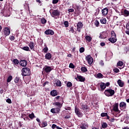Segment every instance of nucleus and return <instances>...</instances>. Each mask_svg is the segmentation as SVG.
<instances>
[{
  "label": "nucleus",
  "mask_w": 129,
  "mask_h": 129,
  "mask_svg": "<svg viewBox=\"0 0 129 129\" xmlns=\"http://www.w3.org/2000/svg\"><path fill=\"white\" fill-rule=\"evenodd\" d=\"M22 76H30L31 75V70L28 68H23L22 70Z\"/></svg>",
  "instance_id": "1"
},
{
  "label": "nucleus",
  "mask_w": 129,
  "mask_h": 129,
  "mask_svg": "<svg viewBox=\"0 0 129 129\" xmlns=\"http://www.w3.org/2000/svg\"><path fill=\"white\" fill-rule=\"evenodd\" d=\"M114 93H115L114 90H112L111 89L105 90L104 91L105 95L108 97L113 96V95H114Z\"/></svg>",
  "instance_id": "2"
},
{
  "label": "nucleus",
  "mask_w": 129,
  "mask_h": 129,
  "mask_svg": "<svg viewBox=\"0 0 129 129\" xmlns=\"http://www.w3.org/2000/svg\"><path fill=\"white\" fill-rule=\"evenodd\" d=\"M81 109L83 110H86V111H89L90 108L87 105L86 103H81Z\"/></svg>",
  "instance_id": "3"
},
{
  "label": "nucleus",
  "mask_w": 129,
  "mask_h": 129,
  "mask_svg": "<svg viewBox=\"0 0 129 129\" xmlns=\"http://www.w3.org/2000/svg\"><path fill=\"white\" fill-rule=\"evenodd\" d=\"M75 113L78 115L79 117H82L83 116V113L81 112V110L79 108L75 107Z\"/></svg>",
  "instance_id": "4"
},
{
  "label": "nucleus",
  "mask_w": 129,
  "mask_h": 129,
  "mask_svg": "<svg viewBox=\"0 0 129 129\" xmlns=\"http://www.w3.org/2000/svg\"><path fill=\"white\" fill-rule=\"evenodd\" d=\"M107 36H108V35L107 32L106 31H103L100 33L99 38L101 39V40H102L103 39H106L107 38Z\"/></svg>",
  "instance_id": "5"
},
{
  "label": "nucleus",
  "mask_w": 129,
  "mask_h": 129,
  "mask_svg": "<svg viewBox=\"0 0 129 129\" xmlns=\"http://www.w3.org/2000/svg\"><path fill=\"white\" fill-rule=\"evenodd\" d=\"M86 60L89 65H91L93 63V58L90 55L86 56Z\"/></svg>",
  "instance_id": "6"
},
{
  "label": "nucleus",
  "mask_w": 129,
  "mask_h": 129,
  "mask_svg": "<svg viewBox=\"0 0 129 129\" xmlns=\"http://www.w3.org/2000/svg\"><path fill=\"white\" fill-rule=\"evenodd\" d=\"M4 34L6 37H8V36H10V34H11V30L9 27H5L4 30Z\"/></svg>",
  "instance_id": "7"
},
{
  "label": "nucleus",
  "mask_w": 129,
  "mask_h": 129,
  "mask_svg": "<svg viewBox=\"0 0 129 129\" xmlns=\"http://www.w3.org/2000/svg\"><path fill=\"white\" fill-rule=\"evenodd\" d=\"M77 30L80 33L81 32V29L83 27V23L82 22H79L77 25Z\"/></svg>",
  "instance_id": "8"
},
{
  "label": "nucleus",
  "mask_w": 129,
  "mask_h": 129,
  "mask_svg": "<svg viewBox=\"0 0 129 129\" xmlns=\"http://www.w3.org/2000/svg\"><path fill=\"white\" fill-rule=\"evenodd\" d=\"M43 70L44 71V72H46V73H50L51 71H52V68L51 67L45 66Z\"/></svg>",
  "instance_id": "9"
},
{
  "label": "nucleus",
  "mask_w": 129,
  "mask_h": 129,
  "mask_svg": "<svg viewBox=\"0 0 129 129\" xmlns=\"http://www.w3.org/2000/svg\"><path fill=\"white\" fill-rule=\"evenodd\" d=\"M19 65L22 67H26L28 65V61L25 59L20 60Z\"/></svg>",
  "instance_id": "10"
},
{
  "label": "nucleus",
  "mask_w": 129,
  "mask_h": 129,
  "mask_svg": "<svg viewBox=\"0 0 129 129\" xmlns=\"http://www.w3.org/2000/svg\"><path fill=\"white\" fill-rule=\"evenodd\" d=\"M77 81H80V82H84L85 81V78L82 77V76H79L78 75L76 78Z\"/></svg>",
  "instance_id": "11"
},
{
  "label": "nucleus",
  "mask_w": 129,
  "mask_h": 129,
  "mask_svg": "<svg viewBox=\"0 0 129 129\" xmlns=\"http://www.w3.org/2000/svg\"><path fill=\"white\" fill-rule=\"evenodd\" d=\"M44 34H45V35H50V36H53V35L54 34V32L51 29H48L44 32Z\"/></svg>",
  "instance_id": "12"
},
{
  "label": "nucleus",
  "mask_w": 129,
  "mask_h": 129,
  "mask_svg": "<svg viewBox=\"0 0 129 129\" xmlns=\"http://www.w3.org/2000/svg\"><path fill=\"white\" fill-rule=\"evenodd\" d=\"M100 89L99 88V90L100 91H104V89H105V88H106V87H105V83H100Z\"/></svg>",
  "instance_id": "13"
},
{
  "label": "nucleus",
  "mask_w": 129,
  "mask_h": 129,
  "mask_svg": "<svg viewBox=\"0 0 129 129\" xmlns=\"http://www.w3.org/2000/svg\"><path fill=\"white\" fill-rule=\"evenodd\" d=\"M60 14H61V12H60V11H58L57 10H53L52 12V15L54 17H58L60 16Z\"/></svg>",
  "instance_id": "14"
},
{
  "label": "nucleus",
  "mask_w": 129,
  "mask_h": 129,
  "mask_svg": "<svg viewBox=\"0 0 129 129\" xmlns=\"http://www.w3.org/2000/svg\"><path fill=\"white\" fill-rule=\"evenodd\" d=\"M50 95L53 97L58 95V91L57 90H53L50 91Z\"/></svg>",
  "instance_id": "15"
},
{
  "label": "nucleus",
  "mask_w": 129,
  "mask_h": 129,
  "mask_svg": "<svg viewBox=\"0 0 129 129\" xmlns=\"http://www.w3.org/2000/svg\"><path fill=\"white\" fill-rule=\"evenodd\" d=\"M12 63L14 66L18 67L19 66V64H20V61H19L18 59H14L12 60Z\"/></svg>",
  "instance_id": "16"
},
{
  "label": "nucleus",
  "mask_w": 129,
  "mask_h": 129,
  "mask_svg": "<svg viewBox=\"0 0 129 129\" xmlns=\"http://www.w3.org/2000/svg\"><path fill=\"white\" fill-rule=\"evenodd\" d=\"M102 14L103 16H106L108 14V9L107 8H105L102 10Z\"/></svg>",
  "instance_id": "17"
},
{
  "label": "nucleus",
  "mask_w": 129,
  "mask_h": 129,
  "mask_svg": "<svg viewBox=\"0 0 129 129\" xmlns=\"http://www.w3.org/2000/svg\"><path fill=\"white\" fill-rule=\"evenodd\" d=\"M28 46L30 47V49H31V50H32V51H35V48L34 46V42L33 41H30V42L28 44Z\"/></svg>",
  "instance_id": "18"
},
{
  "label": "nucleus",
  "mask_w": 129,
  "mask_h": 129,
  "mask_svg": "<svg viewBox=\"0 0 129 129\" xmlns=\"http://www.w3.org/2000/svg\"><path fill=\"white\" fill-rule=\"evenodd\" d=\"M108 41H109V42H111L112 44H114V43H115L116 41H117V39H116V37L115 38L111 37L108 39Z\"/></svg>",
  "instance_id": "19"
},
{
  "label": "nucleus",
  "mask_w": 129,
  "mask_h": 129,
  "mask_svg": "<svg viewBox=\"0 0 129 129\" xmlns=\"http://www.w3.org/2000/svg\"><path fill=\"white\" fill-rule=\"evenodd\" d=\"M113 109L114 111H118V103H115L113 106Z\"/></svg>",
  "instance_id": "20"
},
{
  "label": "nucleus",
  "mask_w": 129,
  "mask_h": 129,
  "mask_svg": "<svg viewBox=\"0 0 129 129\" xmlns=\"http://www.w3.org/2000/svg\"><path fill=\"white\" fill-rule=\"evenodd\" d=\"M119 107L125 109V108H126V103H124V102H121L119 104Z\"/></svg>",
  "instance_id": "21"
},
{
  "label": "nucleus",
  "mask_w": 129,
  "mask_h": 129,
  "mask_svg": "<svg viewBox=\"0 0 129 129\" xmlns=\"http://www.w3.org/2000/svg\"><path fill=\"white\" fill-rule=\"evenodd\" d=\"M117 84L119 85L120 87H123V85H124V83L121 81V80L119 79L117 81Z\"/></svg>",
  "instance_id": "22"
},
{
  "label": "nucleus",
  "mask_w": 129,
  "mask_h": 129,
  "mask_svg": "<svg viewBox=\"0 0 129 129\" xmlns=\"http://www.w3.org/2000/svg\"><path fill=\"white\" fill-rule=\"evenodd\" d=\"M54 99L56 100H58V101H60V102H64L63 101V97H61L60 96H57L54 98Z\"/></svg>",
  "instance_id": "23"
},
{
  "label": "nucleus",
  "mask_w": 129,
  "mask_h": 129,
  "mask_svg": "<svg viewBox=\"0 0 129 129\" xmlns=\"http://www.w3.org/2000/svg\"><path fill=\"white\" fill-rule=\"evenodd\" d=\"M45 58L46 60H50L52 58V55L50 53H47L45 54Z\"/></svg>",
  "instance_id": "24"
},
{
  "label": "nucleus",
  "mask_w": 129,
  "mask_h": 129,
  "mask_svg": "<svg viewBox=\"0 0 129 129\" xmlns=\"http://www.w3.org/2000/svg\"><path fill=\"white\" fill-rule=\"evenodd\" d=\"M55 105H56V106H58V107H59V108H61V107H62V105L63 104V102H61V101L59 102H56L54 103Z\"/></svg>",
  "instance_id": "25"
},
{
  "label": "nucleus",
  "mask_w": 129,
  "mask_h": 129,
  "mask_svg": "<svg viewBox=\"0 0 129 129\" xmlns=\"http://www.w3.org/2000/svg\"><path fill=\"white\" fill-rule=\"evenodd\" d=\"M108 126V125L107 124V123H106L105 122H103L102 123V126L100 127V128L101 129L106 128V127H107Z\"/></svg>",
  "instance_id": "26"
},
{
  "label": "nucleus",
  "mask_w": 129,
  "mask_h": 129,
  "mask_svg": "<svg viewBox=\"0 0 129 129\" xmlns=\"http://www.w3.org/2000/svg\"><path fill=\"white\" fill-rule=\"evenodd\" d=\"M123 15L124 16V17H128L129 16V11L126 10V9H125L123 11Z\"/></svg>",
  "instance_id": "27"
},
{
  "label": "nucleus",
  "mask_w": 129,
  "mask_h": 129,
  "mask_svg": "<svg viewBox=\"0 0 129 129\" xmlns=\"http://www.w3.org/2000/svg\"><path fill=\"white\" fill-rule=\"evenodd\" d=\"M100 22L101 23V24H102V25H105V24H106V18H102L100 20Z\"/></svg>",
  "instance_id": "28"
},
{
  "label": "nucleus",
  "mask_w": 129,
  "mask_h": 129,
  "mask_svg": "<svg viewBox=\"0 0 129 129\" xmlns=\"http://www.w3.org/2000/svg\"><path fill=\"white\" fill-rule=\"evenodd\" d=\"M55 84H56V86H58V87H61V86H62L61 81L59 80H57L56 81Z\"/></svg>",
  "instance_id": "29"
},
{
  "label": "nucleus",
  "mask_w": 129,
  "mask_h": 129,
  "mask_svg": "<svg viewBox=\"0 0 129 129\" xmlns=\"http://www.w3.org/2000/svg\"><path fill=\"white\" fill-rule=\"evenodd\" d=\"M85 39L86 40H87V41H88V42H91V40H92V37H91V36H90L89 35H87L85 37Z\"/></svg>",
  "instance_id": "30"
},
{
  "label": "nucleus",
  "mask_w": 129,
  "mask_h": 129,
  "mask_svg": "<svg viewBox=\"0 0 129 129\" xmlns=\"http://www.w3.org/2000/svg\"><path fill=\"white\" fill-rule=\"evenodd\" d=\"M41 22L42 25H45L46 23H47V20L45 19V18L43 17L41 19Z\"/></svg>",
  "instance_id": "31"
},
{
  "label": "nucleus",
  "mask_w": 129,
  "mask_h": 129,
  "mask_svg": "<svg viewBox=\"0 0 129 129\" xmlns=\"http://www.w3.org/2000/svg\"><path fill=\"white\" fill-rule=\"evenodd\" d=\"M51 128L52 129H55V128H57V129H62V128L57 126L56 124H53L52 125V126H51Z\"/></svg>",
  "instance_id": "32"
},
{
  "label": "nucleus",
  "mask_w": 129,
  "mask_h": 129,
  "mask_svg": "<svg viewBox=\"0 0 129 129\" xmlns=\"http://www.w3.org/2000/svg\"><path fill=\"white\" fill-rule=\"evenodd\" d=\"M48 50H49V48H48V47H47V46L45 45L44 48L43 49V51L44 53H47Z\"/></svg>",
  "instance_id": "33"
},
{
  "label": "nucleus",
  "mask_w": 129,
  "mask_h": 129,
  "mask_svg": "<svg viewBox=\"0 0 129 129\" xmlns=\"http://www.w3.org/2000/svg\"><path fill=\"white\" fill-rule=\"evenodd\" d=\"M20 81H21V79L18 77H17L14 80V82H15V83L17 84V85L18 84H19V82H20Z\"/></svg>",
  "instance_id": "34"
},
{
  "label": "nucleus",
  "mask_w": 129,
  "mask_h": 129,
  "mask_svg": "<svg viewBox=\"0 0 129 129\" xmlns=\"http://www.w3.org/2000/svg\"><path fill=\"white\" fill-rule=\"evenodd\" d=\"M28 116L29 118H30L31 119H33L34 118V117H36L35 116V114H34V113H32L31 114H29Z\"/></svg>",
  "instance_id": "35"
},
{
  "label": "nucleus",
  "mask_w": 129,
  "mask_h": 129,
  "mask_svg": "<svg viewBox=\"0 0 129 129\" xmlns=\"http://www.w3.org/2000/svg\"><path fill=\"white\" fill-rule=\"evenodd\" d=\"M81 70L82 72H87V68L86 67H82L81 68Z\"/></svg>",
  "instance_id": "36"
},
{
  "label": "nucleus",
  "mask_w": 129,
  "mask_h": 129,
  "mask_svg": "<svg viewBox=\"0 0 129 129\" xmlns=\"http://www.w3.org/2000/svg\"><path fill=\"white\" fill-rule=\"evenodd\" d=\"M111 35L112 36V37L116 38V34H115V32H114V31H111Z\"/></svg>",
  "instance_id": "37"
},
{
  "label": "nucleus",
  "mask_w": 129,
  "mask_h": 129,
  "mask_svg": "<svg viewBox=\"0 0 129 129\" xmlns=\"http://www.w3.org/2000/svg\"><path fill=\"white\" fill-rule=\"evenodd\" d=\"M13 80V76H10L7 79V82L9 83Z\"/></svg>",
  "instance_id": "38"
},
{
  "label": "nucleus",
  "mask_w": 129,
  "mask_h": 129,
  "mask_svg": "<svg viewBox=\"0 0 129 129\" xmlns=\"http://www.w3.org/2000/svg\"><path fill=\"white\" fill-rule=\"evenodd\" d=\"M72 83H71V82H68V83L67 84V86L69 88L72 87Z\"/></svg>",
  "instance_id": "39"
},
{
  "label": "nucleus",
  "mask_w": 129,
  "mask_h": 129,
  "mask_svg": "<svg viewBox=\"0 0 129 129\" xmlns=\"http://www.w3.org/2000/svg\"><path fill=\"white\" fill-rule=\"evenodd\" d=\"M64 25L66 28H68L69 27V22H68L67 21H66L64 22Z\"/></svg>",
  "instance_id": "40"
},
{
  "label": "nucleus",
  "mask_w": 129,
  "mask_h": 129,
  "mask_svg": "<svg viewBox=\"0 0 129 129\" xmlns=\"http://www.w3.org/2000/svg\"><path fill=\"white\" fill-rule=\"evenodd\" d=\"M95 26L96 27H99V21L98 20H96L94 22Z\"/></svg>",
  "instance_id": "41"
},
{
  "label": "nucleus",
  "mask_w": 129,
  "mask_h": 129,
  "mask_svg": "<svg viewBox=\"0 0 129 129\" xmlns=\"http://www.w3.org/2000/svg\"><path fill=\"white\" fill-rule=\"evenodd\" d=\"M22 50H24V51H29L30 48L28 46H24L22 48Z\"/></svg>",
  "instance_id": "42"
},
{
  "label": "nucleus",
  "mask_w": 129,
  "mask_h": 129,
  "mask_svg": "<svg viewBox=\"0 0 129 129\" xmlns=\"http://www.w3.org/2000/svg\"><path fill=\"white\" fill-rule=\"evenodd\" d=\"M117 66H122L123 65V62L121 61H119L117 63Z\"/></svg>",
  "instance_id": "43"
},
{
  "label": "nucleus",
  "mask_w": 129,
  "mask_h": 129,
  "mask_svg": "<svg viewBox=\"0 0 129 129\" xmlns=\"http://www.w3.org/2000/svg\"><path fill=\"white\" fill-rule=\"evenodd\" d=\"M69 32H70L71 33H72L73 34H74V33L75 32V31L74 30V27H71L70 28V30H69Z\"/></svg>",
  "instance_id": "44"
},
{
  "label": "nucleus",
  "mask_w": 129,
  "mask_h": 129,
  "mask_svg": "<svg viewBox=\"0 0 129 129\" xmlns=\"http://www.w3.org/2000/svg\"><path fill=\"white\" fill-rule=\"evenodd\" d=\"M69 68H72V69H74L75 68V66L72 63H70Z\"/></svg>",
  "instance_id": "45"
},
{
  "label": "nucleus",
  "mask_w": 129,
  "mask_h": 129,
  "mask_svg": "<svg viewBox=\"0 0 129 129\" xmlns=\"http://www.w3.org/2000/svg\"><path fill=\"white\" fill-rule=\"evenodd\" d=\"M96 12L95 13L94 15L95 16H98V14H99V9H97L96 10Z\"/></svg>",
  "instance_id": "46"
},
{
  "label": "nucleus",
  "mask_w": 129,
  "mask_h": 129,
  "mask_svg": "<svg viewBox=\"0 0 129 129\" xmlns=\"http://www.w3.org/2000/svg\"><path fill=\"white\" fill-rule=\"evenodd\" d=\"M102 76H103V75H102L101 73H99L97 74V78H101V77H102Z\"/></svg>",
  "instance_id": "47"
},
{
  "label": "nucleus",
  "mask_w": 129,
  "mask_h": 129,
  "mask_svg": "<svg viewBox=\"0 0 129 129\" xmlns=\"http://www.w3.org/2000/svg\"><path fill=\"white\" fill-rule=\"evenodd\" d=\"M99 65L101 66H104V62L103 60H100L99 62Z\"/></svg>",
  "instance_id": "48"
},
{
  "label": "nucleus",
  "mask_w": 129,
  "mask_h": 129,
  "mask_svg": "<svg viewBox=\"0 0 129 129\" xmlns=\"http://www.w3.org/2000/svg\"><path fill=\"white\" fill-rule=\"evenodd\" d=\"M42 126L43 127H45V126H47V125H48V124L47 123V122L46 121H44V122H42Z\"/></svg>",
  "instance_id": "49"
},
{
  "label": "nucleus",
  "mask_w": 129,
  "mask_h": 129,
  "mask_svg": "<svg viewBox=\"0 0 129 129\" xmlns=\"http://www.w3.org/2000/svg\"><path fill=\"white\" fill-rule=\"evenodd\" d=\"M84 51H85V49L84 48V47H81L80 48V52L83 53Z\"/></svg>",
  "instance_id": "50"
},
{
  "label": "nucleus",
  "mask_w": 129,
  "mask_h": 129,
  "mask_svg": "<svg viewBox=\"0 0 129 129\" xmlns=\"http://www.w3.org/2000/svg\"><path fill=\"white\" fill-rule=\"evenodd\" d=\"M60 110H61L60 108H55V113H59V112H60Z\"/></svg>",
  "instance_id": "51"
},
{
  "label": "nucleus",
  "mask_w": 129,
  "mask_h": 129,
  "mask_svg": "<svg viewBox=\"0 0 129 129\" xmlns=\"http://www.w3.org/2000/svg\"><path fill=\"white\" fill-rule=\"evenodd\" d=\"M107 116V113L103 112L101 114V116H102V117H104V116Z\"/></svg>",
  "instance_id": "52"
},
{
  "label": "nucleus",
  "mask_w": 129,
  "mask_h": 129,
  "mask_svg": "<svg viewBox=\"0 0 129 129\" xmlns=\"http://www.w3.org/2000/svg\"><path fill=\"white\" fill-rule=\"evenodd\" d=\"M113 71L115 73H118V72H119V70L117 68H115L113 69Z\"/></svg>",
  "instance_id": "53"
},
{
  "label": "nucleus",
  "mask_w": 129,
  "mask_h": 129,
  "mask_svg": "<svg viewBox=\"0 0 129 129\" xmlns=\"http://www.w3.org/2000/svg\"><path fill=\"white\" fill-rule=\"evenodd\" d=\"M6 102L11 104V103H12V100L10 98H8L6 100Z\"/></svg>",
  "instance_id": "54"
},
{
  "label": "nucleus",
  "mask_w": 129,
  "mask_h": 129,
  "mask_svg": "<svg viewBox=\"0 0 129 129\" xmlns=\"http://www.w3.org/2000/svg\"><path fill=\"white\" fill-rule=\"evenodd\" d=\"M58 2H59V0H53L52 4L53 5H55L56 4H58Z\"/></svg>",
  "instance_id": "55"
},
{
  "label": "nucleus",
  "mask_w": 129,
  "mask_h": 129,
  "mask_svg": "<svg viewBox=\"0 0 129 129\" xmlns=\"http://www.w3.org/2000/svg\"><path fill=\"white\" fill-rule=\"evenodd\" d=\"M9 39L10 40H11V41H14L15 40V36H10L9 37Z\"/></svg>",
  "instance_id": "56"
},
{
  "label": "nucleus",
  "mask_w": 129,
  "mask_h": 129,
  "mask_svg": "<svg viewBox=\"0 0 129 129\" xmlns=\"http://www.w3.org/2000/svg\"><path fill=\"white\" fill-rule=\"evenodd\" d=\"M51 112H52V113H56V111H55V108H52L50 110Z\"/></svg>",
  "instance_id": "57"
},
{
  "label": "nucleus",
  "mask_w": 129,
  "mask_h": 129,
  "mask_svg": "<svg viewBox=\"0 0 129 129\" xmlns=\"http://www.w3.org/2000/svg\"><path fill=\"white\" fill-rule=\"evenodd\" d=\"M49 84V82L48 81H46V82H45L44 83H43V87H45V86H46V85H48Z\"/></svg>",
  "instance_id": "58"
},
{
  "label": "nucleus",
  "mask_w": 129,
  "mask_h": 129,
  "mask_svg": "<svg viewBox=\"0 0 129 129\" xmlns=\"http://www.w3.org/2000/svg\"><path fill=\"white\" fill-rule=\"evenodd\" d=\"M69 13H73L74 12V9H70L68 10Z\"/></svg>",
  "instance_id": "59"
},
{
  "label": "nucleus",
  "mask_w": 129,
  "mask_h": 129,
  "mask_svg": "<svg viewBox=\"0 0 129 129\" xmlns=\"http://www.w3.org/2000/svg\"><path fill=\"white\" fill-rule=\"evenodd\" d=\"M111 122H113L114 121V120H115V119H114V117L111 118L109 120Z\"/></svg>",
  "instance_id": "60"
},
{
  "label": "nucleus",
  "mask_w": 129,
  "mask_h": 129,
  "mask_svg": "<svg viewBox=\"0 0 129 129\" xmlns=\"http://www.w3.org/2000/svg\"><path fill=\"white\" fill-rule=\"evenodd\" d=\"M100 45V46H101V47H104V46H105V42H101Z\"/></svg>",
  "instance_id": "61"
},
{
  "label": "nucleus",
  "mask_w": 129,
  "mask_h": 129,
  "mask_svg": "<svg viewBox=\"0 0 129 129\" xmlns=\"http://www.w3.org/2000/svg\"><path fill=\"white\" fill-rule=\"evenodd\" d=\"M65 109H66V110H71V107H66Z\"/></svg>",
  "instance_id": "62"
},
{
  "label": "nucleus",
  "mask_w": 129,
  "mask_h": 129,
  "mask_svg": "<svg viewBox=\"0 0 129 129\" xmlns=\"http://www.w3.org/2000/svg\"><path fill=\"white\" fill-rule=\"evenodd\" d=\"M126 29H127V30H128V31H129V24L127 23L126 25Z\"/></svg>",
  "instance_id": "63"
},
{
  "label": "nucleus",
  "mask_w": 129,
  "mask_h": 129,
  "mask_svg": "<svg viewBox=\"0 0 129 129\" xmlns=\"http://www.w3.org/2000/svg\"><path fill=\"white\" fill-rule=\"evenodd\" d=\"M70 117H71V116H70V115H67V116H64V118H66V119L70 118Z\"/></svg>",
  "instance_id": "64"
}]
</instances>
